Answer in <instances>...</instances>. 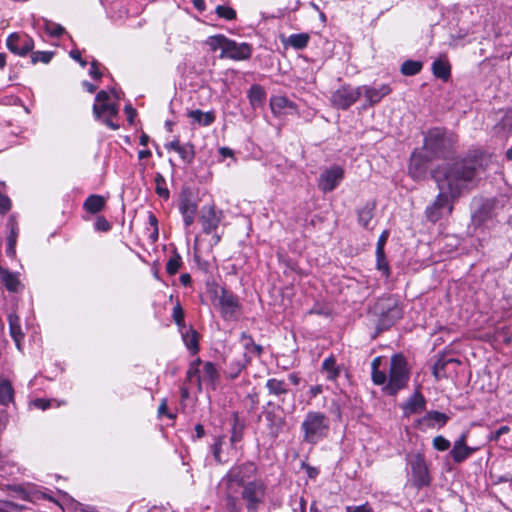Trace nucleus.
Listing matches in <instances>:
<instances>
[{
    "label": "nucleus",
    "instance_id": "1",
    "mask_svg": "<svg viewBox=\"0 0 512 512\" xmlns=\"http://www.w3.org/2000/svg\"><path fill=\"white\" fill-rule=\"evenodd\" d=\"M479 167L476 160L463 159L434 171L433 178L437 183L439 194L425 211L429 221L437 222L445 213L447 215L452 213L453 201L473 187Z\"/></svg>",
    "mask_w": 512,
    "mask_h": 512
},
{
    "label": "nucleus",
    "instance_id": "2",
    "mask_svg": "<svg viewBox=\"0 0 512 512\" xmlns=\"http://www.w3.org/2000/svg\"><path fill=\"white\" fill-rule=\"evenodd\" d=\"M254 472V464L246 463L232 468L223 478L221 485L226 488L227 505L231 511L238 509L236 494L241 487L245 486V479L251 477Z\"/></svg>",
    "mask_w": 512,
    "mask_h": 512
},
{
    "label": "nucleus",
    "instance_id": "3",
    "mask_svg": "<svg viewBox=\"0 0 512 512\" xmlns=\"http://www.w3.org/2000/svg\"><path fill=\"white\" fill-rule=\"evenodd\" d=\"M206 44L212 51L221 49V58H230L233 60H246L251 57L252 48L247 43H236L224 35H214L208 37Z\"/></svg>",
    "mask_w": 512,
    "mask_h": 512
},
{
    "label": "nucleus",
    "instance_id": "4",
    "mask_svg": "<svg viewBox=\"0 0 512 512\" xmlns=\"http://www.w3.org/2000/svg\"><path fill=\"white\" fill-rule=\"evenodd\" d=\"M201 364L202 361L200 358L191 362L186 373L185 382L189 384L195 383L198 392L202 391L203 384L215 390L219 380V373L216 367L212 362H205L203 368L200 369L199 366Z\"/></svg>",
    "mask_w": 512,
    "mask_h": 512
},
{
    "label": "nucleus",
    "instance_id": "5",
    "mask_svg": "<svg viewBox=\"0 0 512 512\" xmlns=\"http://www.w3.org/2000/svg\"><path fill=\"white\" fill-rule=\"evenodd\" d=\"M301 429L303 431V441L316 444L328 435L329 419L321 412L310 411L306 414Z\"/></svg>",
    "mask_w": 512,
    "mask_h": 512
},
{
    "label": "nucleus",
    "instance_id": "6",
    "mask_svg": "<svg viewBox=\"0 0 512 512\" xmlns=\"http://www.w3.org/2000/svg\"><path fill=\"white\" fill-rule=\"evenodd\" d=\"M408 380L409 369L405 357L401 354L393 355L390 361L389 380L384 389L394 395L406 386Z\"/></svg>",
    "mask_w": 512,
    "mask_h": 512
},
{
    "label": "nucleus",
    "instance_id": "7",
    "mask_svg": "<svg viewBox=\"0 0 512 512\" xmlns=\"http://www.w3.org/2000/svg\"><path fill=\"white\" fill-rule=\"evenodd\" d=\"M361 96L359 87L343 86L333 92L331 102L334 107L342 110L348 109Z\"/></svg>",
    "mask_w": 512,
    "mask_h": 512
},
{
    "label": "nucleus",
    "instance_id": "8",
    "mask_svg": "<svg viewBox=\"0 0 512 512\" xmlns=\"http://www.w3.org/2000/svg\"><path fill=\"white\" fill-rule=\"evenodd\" d=\"M242 498L246 502V507L249 512H256L258 505L262 503L265 487L260 482H249L242 487Z\"/></svg>",
    "mask_w": 512,
    "mask_h": 512
},
{
    "label": "nucleus",
    "instance_id": "9",
    "mask_svg": "<svg viewBox=\"0 0 512 512\" xmlns=\"http://www.w3.org/2000/svg\"><path fill=\"white\" fill-rule=\"evenodd\" d=\"M344 178V170L340 166H332L323 171L318 180V188L323 192L334 190Z\"/></svg>",
    "mask_w": 512,
    "mask_h": 512
},
{
    "label": "nucleus",
    "instance_id": "10",
    "mask_svg": "<svg viewBox=\"0 0 512 512\" xmlns=\"http://www.w3.org/2000/svg\"><path fill=\"white\" fill-rule=\"evenodd\" d=\"M411 474H412V482L414 486L421 488L429 485L430 477L428 473V468L426 466L425 460L423 456L417 454L415 455L411 461Z\"/></svg>",
    "mask_w": 512,
    "mask_h": 512
},
{
    "label": "nucleus",
    "instance_id": "11",
    "mask_svg": "<svg viewBox=\"0 0 512 512\" xmlns=\"http://www.w3.org/2000/svg\"><path fill=\"white\" fill-rule=\"evenodd\" d=\"M219 305L222 316L226 320L235 319L240 311L238 298L227 290H222L219 296Z\"/></svg>",
    "mask_w": 512,
    "mask_h": 512
},
{
    "label": "nucleus",
    "instance_id": "12",
    "mask_svg": "<svg viewBox=\"0 0 512 512\" xmlns=\"http://www.w3.org/2000/svg\"><path fill=\"white\" fill-rule=\"evenodd\" d=\"M222 220V212L216 211L212 205L204 206L201 209L200 222L203 232L206 234L213 233Z\"/></svg>",
    "mask_w": 512,
    "mask_h": 512
},
{
    "label": "nucleus",
    "instance_id": "13",
    "mask_svg": "<svg viewBox=\"0 0 512 512\" xmlns=\"http://www.w3.org/2000/svg\"><path fill=\"white\" fill-rule=\"evenodd\" d=\"M8 49L20 56H25L34 48V41L28 35L20 36L17 33H12L7 39Z\"/></svg>",
    "mask_w": 512,
    "mask_h": 512
},
{
    "label": "nucleus",
    "instance_id": "14",
    "mask_svg": "<svg viewBox=\"0 0 512 512\" xmlns=\"http://www.w3.org/2000/svg\"><path fill=\"white\" fill-rule=\"evenodd\" d=\"M361 95H364L367 106H373L379 103L385 96L391 93L388 84H381L378 87L363 85L360 86Z\"/></svg>",
    "mask_w": 512,
    "mask_h": 512
},
{
    "label": "nucleus",
    "instance_id": "15",
    "mask_svg": "<svg viewBox=\"0 0 512 512\" xmlns=\"http://www.w3.org/2000/svg\"><path fill=\"white\" fill-rule=\"evenodd\" d=\"M93 113L97 119L103 120V122L113 130L118 129V125L114 124L111 120L118 114V107L115 104L103 103L94 104Z\"/></svg>",
    "mask_w": 512,
    "mask_h": 512
},
{
    "label": "nucleus",
    "instance_id": "16",
    "mask_svg": "<svg viewBox=\"0 0 512 512\" xmlns=\"http://www.w3.org/2000/svg\"><path fill=\"white\" fill-rule=\"evenodd\" d=\"M428 157L422 151H415L411 155L409 173L415 179H421L426 173Z\"/></svg>",
    "mask_w": 512,
    "mask_h": 512
},
{
    "label": "nucleus",
    "instance_id": "17",
    "mask_svg": "<svg viewBox=\"0 0 512 512\" xmlns=\"http://www.w3.org/2000/svg\"><path fill=\"white\" fill-rule=\"evenodd\" d=\"M467 434L463 433L453 445L450 454L456 463H461L466 460L475 449L466 445Z\"/></svg>",
    "mask_w": 512,
    "mask_h": 512
},
{
    "label": "nucleus",
    "instance_id": "18",
    "mask_svg": "<svg viewBox=\"0 0 512 512\" xmlns=\"http://www.w3.org/2000/svg\"><path fill=\"white\" fill-rule=\"evenodd\" d=\"M270 108L273 114L277 116L286 115L296 111L295 104L288 98L278 95L270 99Z\"/></svg>",
    "mask_w": 512,
    "mask_h": 512
},
{
    "label": "nucleus",
    "instance_id": "19",
    "mask_svg": "<svg viewBox=\"0 0 512 512\" xmlns=\"http://www.w3.org/2000/svg\"><path fill=\"white\" fill-rule=\"evenodd\" d=\"M425 398L419 392H415L402 406L404 415L420 413L425 410Z\"/></svg>",
    "mask_w": 512,
    "mask_h": 512
},
{
    "label": "nucleus",
    "instance_id": "20",
    "mask_svg": "<svg viewBox=\"0 0 512 512\" xmlns=\"http://www.w3.org/2000/svg\"><path fill=\"white\" fill-rule=\"evenodd\" d=\"M0 279L5 285L6 289L10 292H18L21 288V282L19 281L17 274L12 273L2 267H0Z\"/></svg>",
    "mask_w": 512,
    "mask_h": 512
},
{
    "label": "nucleus",
    "instance_id": "21",
    "mask_svg": "<svg viewBox=\"0 0 512 512\" xmlns=\"http://www.w3.org/2000/svg\"><path fill=\"white\" fill-rule=\"evenodd\" d=\"M265 416L266 420L268 421V429L270 434L273 437H277L285 425V419L273 412H267Z\"/></svg>",
    "mask_w": 512,
    "mask_h": 512
},
{
    "label": "nucleus",
    "instance_id": "22",
    "mask_svg": "<svg viewBox=\"0 0 512 512\" xmlns=\"http://www.w3.org/2000/svg\"><path fill=\"white\" fill-rule=\"evenodd\" d=\"M310 36L307 33L292 34L283 40L285 46H290L296 50L304 49L309 42Z\"/></svg>",
    "mask_w": 512,
    "mask_h": 512
},
{
    "label": "nucleus",
    "instance_id": "23",
    "mask_svg": "<svg viewBox=\"0 0 512 512\" xmlns=\"http://www.w3.org/2000/svg\"><path fill=\"white\" fill-rule=\"evenodd\" d=\"M448 419V416L442 412L429 411L422 419L419 420V424L426 427H431L433 422H436L439 424V426H444Z\"/></svg>",
    "mask_w": 512,
    "mask_h": 512
},
{
    "label": "nucleus",
    "instance_id": "24",
    "mask_svg": "<svg viewBox=\"0 0 512 512\" xmlns=\"http://www.w3.org/2000/svg\"><path fill=\"white\" fill-rule=\"evenodd\" d=\"M266 388L269 391L270 395L275 397H281L288 392V385L284 380H279L276 378H271L266 382Z\"/></svg>",
    "mask_w": 512,
    "mask_h": 512
},
{
    "label": "nucleus",
    "instance_id": "25",
    "mask_svg": "<svg viewBox=\"0 0 512 512\" xmlns=\"http://www.w3.org/2000/svg\"><path fill=\"white\" fill-rule=\"evenodd\" d=\"M14 399V390L9 380L0 377V404L8 405Z\"/></svg>",
    "mask_w": 512,
    "mask_h": 512
},
{
    "label": "nucleus",
    "instance_id": "26",
    "mask_svg": "<svg viewBox=\"0 0 512 512\" xmlns=\"http://www.w3.org/2000/svg\"><path fill=\"white\" fill-rule=\"evenodd\" d=\"M196 210V205L190 200L186 199L181 202L180 211L186 226H190L193 223Z\"/></svg>",
    "mask_w": 512,
    "mask_h": 512
},
{
    "label": "nucleus",
    "instance_id": "27",
    "mask_svg": "<svg viewBox=\"0 0 512 512\" xmlns=\"http://www.w3.org/2000/svg\"><path fill=\"white\" fill-rule=\"evenodd\" d=\"M374 203H366L361 209L358 210V221L364 228H369L371 220L374 216Z\"/></svg>",
    "mask_w": 512,
    "mask_h": 512
},
{
    "label": "nucleus",
    "instance_id": "28",
    "mask_svg": "<svg viewBox=\"0 0 512 512\" xmlns=\"http://www.w3.org/2000/svg\"><path fill=\"white\" fill-rule=\"evenodd\" d=\"M433 74L444 81H447L450 77L451 68L447 61L436 60L432 65Z\"/></svg>",
    "mask_w": 512,
    "mask_h": 512
},
{
    "label": "nucleus",
    "instance_id": "29",
    "mask_svg": "<svg viewBox=\"0 0 512 512\" xmlns=\"http://www.w3.org/2000/svg\"><path fill=\"white\" fill-rule=\"evenodd\" d=\"M189 117L202 126H208L215 120L213 112H202L201 110H192L189 112Z\"/></svg>",
    "mask_w": 512,
    "mask_h": 512
},
{
    "label": "nucleus",
    "instance_id": "30",
    "mask_svg": "<svg viewBox=\"0 0 512 512\" xmlns=\"http://www.w3.org/2000/svg\"><path fill=\"white\" fill-rule=\"evenodd\" d=\"M9 321V328H10V334L14 341L16 342L17 346L20 345V340L23 338V333L20 326V320L19 317L15 314H10L8 316Z\"/></svg>",
    "mask_w": 512,
    "mask_h": 512
},
{
    "label": "nucleus",
    "instance_id": "31",
    "mask_svg": "<svg viewBox=\"0 0 512 512\" xmlns=\"http://www.w3.org/2000/svg\"><path fill=\"white\" fill-rule=\"evenodd\" d=\"M105 205V199L99 195H91L89 196L85 203V209L90 213H97L103 209Z\"/></svg>",
    "mask_w": 512,
    "mask_h": 512
},
{
    "label": "nucleus",
    "instance_id": "32",
    "mask_svg": "<svg viewBox=\"0 0 512 512\" xmlns=\"http://www.w3.org/2000/svg\"><path fill=\"white\" fill-rule=\"evenodd\" d=\"M183 341L192 354L199 351L198 334L194 329H189L183 334Z\"/></svg>",
    "mask_w": 512,
    "mask_h": 512
},
{
    "label": "nucleus",
    "instance_id": "33",
    "mask_svg": "<svg viewBox=\"0 0 512 512\" xmlns=\"http://www.w3.org/2000/svg\"><path fill=\"white\" fill-rule=\"evenodd\" d=\"M322 369L327 373L328 380H335L339 376V369L334 357L326 358L322 363Z\"/></svg>",
    "mask_w": 512,
    "mask_h": 512
},
{
    "label": "nucleus",
    "instance_id": "34",
    "mask_svg": "<svg viewBox=\"0 0 512 512\" xmlns=\"http://www.w3.org/2000/svg\"><path fill=\"white\" fill-rule=\"evenodd\" d=\"M248 97L252 106H259L265 99V91L260 85L251 86Z\"/></svg>",
    "mask_w": 512,
    "mask_h": 512
},
{
    "label": "nucleus",
    "instance_id": "35",
    "mask_svg": "<svg viewBox=\"0 0 512 512\" xmlns=\"http://www.w3.org/2000/svg\"><path fill=\"white\" fill-rule=\"evenodd\" d=\"M176 152L179 154L182 161L186 164H190L195 157L194 146L190 143L181 144L180 147H177Z\"/></svg>",
    "mask_w": 512,
    "mask_h": 512
},
{
    "label": "nucleus",
    "instance_id": "36",
    "mask_svg": "<svg viewBox=\"0 0 512 512\" xmlns=\"http://www.w3.org/2000/svg\"><path fill=\"white\" fill-rule=\"evenodd\" d=\"M442 132L439 129L431 130L425 138L424 146L426 149L433 150L438 147L439 142L442 140Z\"/></svg>",
    "mask_w": 512,
    "mask_h": 512
},
{
    "label": "nucleus",
    "instance_id": "37",
    "mask_svg": "<svg viewBox=\"0 0 512 512\" xmlns=\"http://www.w3.org/2000/svg\"><path fill=\"white\" fill-rule=\"evenodd\" d=\"M422 69V63L419 61L407 60L402 64L401 72L404 75H416Z\"/></svg>",
    "mask_w": 512,
    "mask_h": 512
},
{
    "label": "nucleus",
    "instance_id": "38",
    "mask_svg": "<svg viewBox=\"0 0 512 512\" xmlns=\"http://www.w3.org/2000/svg\"><path fill=\"white\" fill-rule=\"evenodd\" d=\"M492 218L491 208L488 205H483L477 212L473 214V221L477 224H483Z\"/></svg>",
    "mask_w": 512,
    "mask_h": 512
},
{
    "label": "nucleus",
    "instance_id": "39",
    "mask_svg": "<svg viewBox=\"0 0 512 512\" xmlns=\"http://www.w3.org/2000/svg\"><path fill=\"white\" fill-rule=\"evenodd\" d=\"M216 14L225 20L231 21L236 18V11L229 6L218 5L215 9Z\"/></svg>",
    "mask_w": 512,
    "mask_h": 512
},
{
    "label": "nucleus",
    "instance_id": "40",
    "mask_svg": "<svg viewBox=\"0 0 512 512\" xmlns=\"http://www.w3.org/2000/svg\"><path fill=\"white\" fill-rule=\"evenodd\" d=\"M17 241V231L13 223H11L10 235L7 238V249L6 252L9 256L13 257L16 253L15 246Z\"/></svg>",
    "mask_w": 512,
    "mask_h": 512
},
{
    "label": "nucleus",
    "instance_id": "41",
    "mask_svg": "<svg viewBox=\"0 0 512 512\" xmlns=\"http://www.w3.org/2000/svg\"><path fill=\"white\" fill-rule=\"evenodd\" d=\"M155 183H156V193L160 197L167 199L169 197V191L167 188L164 187L165 178L163 177V175L161 173H156Z\"/></svg>",
    "mask_w": 512,
    "mask_h": 512
},
{
    "label": "nucleus",
    "instance_id": "42",
    "mask_svg": "<svg viewBox=\"0 0 512 512\" xmlns=\"http://www.w3.org/2000/svg\"><path fill=\"white\" fill-rule=\"evenodd\" d=\"M53 57V52L50 51H37L32 53L31 55V61L32 63L42 62L44 64H47L51 61Z\"/></svg>",
    "mask_w": 512,
    "mask_h": 512
},
{
    "label": "nucleus",
    "instance_id": "43",
    "mask_svg": "<svg viewBox=\"0 0 512 512\" xmlns=\"http://www.w3.org/2000/svg\"><path fill=\"white\" fill-rule=\"evenodd\" d=\"M181 266V257L176 254L175 256L171 257L167 264H166V271L170 275H174L178 272L179 268Z\"/></svg>",
    "mask_w": 512,
    "mask_h": 512
},
{
    "label": "nucleus",
    "instance_id": "44",
    "mask_svg": "<svg viewBox=\"0 0 512 512\" xmlns=\"http://www.w3.org/2000/svg\"><path fill=\"white\" fill-rule=\"evenodd\" d=\"M22 510V505L10 501L0 500V512H20Z\"/></svg>",
    "mask_w": 512,
    "mask_h": 512
},
{
    "label": "nucleus",
    "instance_id": "45",
    "mask_svg": "<svg viewBox=\"0 0 512 512\" xmlns=\"http://www.w3.org/2000/svg\"><path fill=\"white\" fill-rule=\"evenodd\" d=\"M432 444L433 447L438 451H446L450 447L449 440L441 435L434 437Z\"/></svg>",
    "mask_w": 512,
    "mask_h": 512
},
{
    "label": "nucleus",
    "instance_id": "46",
    "mask_svg": "<svg viewBox=\"0 0 512 512\" xmlns=\"http://www.w3.org/2000/svg\"><path fill=\"white\" fill-rule=\"evenodd\" d=\"M382 315V322L383 324L385 325L386 323L384 322L385 321V318L387 317H390L391 320H396V319H399L401 317V311L400 309L398 308V306L394 303L391 307H389L387 313H381Z\"/></svg>",
    "mask_w": 512,
    "mask_h": 512
},
{
    "label": "nucleus",
    "instance_id": "47",
    "mask_svg": "<svg viewBox=\"0 0 512 512\" xmlns=\"http://www.w3.org/2000/svg\"><path fill=\"white\" fill-rule=\"evenodd\" d=\"M46 30L52 35V36H55V37H59L61 35L64 34L65 32V29L64 27H62L61 25L59 24H55V23H52V22H47L46 23Z\"/></svg>",
    "mask_w": 512,
    "mask_h": 512
},
{
    "label": "nucleus",
    "instance_id": "48",
    "mask_svg": "<svg viewBox=\"0 0 512 512\" xmlns=\"http://www.w3.org/2000/svg\"><path fill=\"white\" fill-rule=\"evenodd\" d=\"M173 319L179 327H184V312L180 305L173 308Z\"/></svg>",
    "mask_w": 512,
    "mask_h": 512
},
{
    "label": "nucleus",
    "instance_id": "49",
    "mask_svg": "<svg viewBox=\"0 0 512 512\" xmlns=\"http://www.w3.org/2000/svg\"><path fill=\"white\" fill-rule=\"evenodd\" d=\"M242 430H243V425L241 423H238V419H237V417H235V423L233 425L231 442L234 443L241 439Z\"/></svg>",
    "mask_w": 512,
    "mask_h": 512
},
{
    "label": "nucleus",
    "instance_id": "50",
    "mask_svg": "<svg viewBox=\"0 0 512 512\" xmlns=\"http://www.w3.org/2000/svg\"><path fill=\"white\" fill-rule=\"evenodd\" d=\"M376 258H377V269L382 271L385 275H388L389 274V266L385 259L384 252L381 255L376 254Z\"/></svg>",
    "mask_w": 512,
    "mask_h": 512
},
{
    "label": "nucleus",
    "instance_id": "51",
    "mask_svg": "<svg viewBox=\"0 0 512 512\" xmlns=\"http://www.w3.org/2000/svg\"><path fill=\"white\" fill-rule=\"evenodd\" d=\"M388 235H389L388 231H383L382 234L380 235V237L377 241L376 254L381 255L384 252V247H385L386 241L388 239Z\"/></svg>",
    "mask_w": 512,
    "mask_h": 512
},
{
    "label": "nucleus",
    "instance_id": "52",
    "mask_svg": "<svg viewBox=\"0 0 512 512\" xmlns=\"http://www.w3.org/2000/svg\"><path fill=\"white\" fill-rule=\"evenodd\" d=\"M372 380L376 385H383L386 383V374L380 370L372 371Z\"/></svg>",
    "mask_w": 512,
    "mask_h": 512
},
{
    "label": "nucleus",
    "instance_id": "53",
    "mask_svg": "<svg viewBox=\"0 0 512 512\" xmlns=\"http://www.w3.org/2000/svg\"><path fill=\"white\" fill-rule=\"evenodd\" d=\"M345 512H372V508L366 503L359 506H347Z\"/></svg>",
    "mask_w": 512,
    "mask_h": 512
},
{
    "label": "nucleus",
    "instance_id": "54",
    "mask_svg": "<svg viewBox=\"0 0 512 512\" xmlns=\"http://www.w3.org/2000/svg\"><path fill=\"white\" fill-rule=\"evenodd\" d=\"M69 54L70 57L78 61L82 67L87 65V61L82 59L81 52L78 49L71 50Z\"/></svg>",
    "mask_w": 512,
    "mask_h": 512
},
{
    "label": "nucleus",
    "instance_id": "55",
    "mask_svg": "<svg viewBox=\"0 0 512 512\" xmlns=\"http://www.w3.org/2000/svg\"><path fill=\"white\" fill-rule=\"evenodd\" d=\"M507 432H509V427L508 426H502L497 431H495L493 434H491L489 439L492 440V441H498L499 438L501 437V435H503V434H505Z\"/></svg>",
    "mask_w": 512,
    "mask_h": 512
},
{
    "label": "nucleus",
    "instance_id": "56",
    "mask_svg": "<svg viewBox=\"0 0 512 512\" xmlns=\"http://www.w3.org/2000/svg\"><path fill=\"white\" fill-rule=\"evenodd\" d=\"M445 364L446 362L443 361H438L435 363L433 367V374L436 379H439L441 377V372L444 370Z\"/></svg>",
    "mask_w": 512,
    "mask_h": 512
},
{
    "label": "nucleus",
    "instance_id": "57",
    "mask_svg": "<svg viewBox=\"0 0 512 512\" xmlns=\"http://www.w3.org/2000/svg\"><path fill=\"white\" fill-rule=\"evenodd\" d=\"M223 443V438H219L213 445V455L215 459L220 462V451H221V445Z\"/></svg>",
    "mask_w": 512,
    "mask_h": 512
},
{
    "label": "nucleus",
    "instance_id": "58",
    "mask_svg": "<svg viewBox=\"0 0 512 512\" xmlns=\"http://www.w3.org/2000/svg\"><path fill=\"white\" fill-rule=\"evenodd\" d=\"M95 226L100 231H107V230L110 229L109 222L106 219H104V218H98L96 223H95Z\"/></svg>",
    "mask_w": 512,
    "mask_h": 512
},
{
    "label": "nucleus",
    "instance_id": "59",
    "mask_svg": "<svg viewBox=\"0 0 512 512\" xmlns=\"http://www.w3.org/2000/svg\"><path fill=\"white\" fill-rule=\"evenodd\" d=\"M95 100H96L95 104L108 103L109 95L106 91L101 90L97 93Z\"/></svg>",
    "mask_w": 512,
    "mask_h": 512
},
{
    "label": "nucleus",
    "instance_id": "60",
    "mask_svg": "<svg viewBox=\"0 0 512 512\" xmlns=\"http://www.w3.org/2000/svg\"><path fill=\"white\" fill-rule=\"evenodd\" d=\"M241 339L246 349H250L251 346L254 344L252 337L247 335L246 333H242Z\"/></svg>",
    "mask_w": 512,
    "mask_h": 512
},
{
    "label": "nucleus",
    "instance_id": "61",
    "mask_svg": "<svg viewBox=\"0 0 512 512\" xmlns=\"http://www.w3.org/2000/svg\"><path fill=\"white\" fill-rule=\"evenodd\" d=\"M90 75L94 77L95 79L101 78V72L97 68V61H93L91 63V69H90Z\"/></svg>",
    "mask_w": 512,
    "mask_h": 512
},
{
    "label": "nucleus",
    "instance_id": "62",
    "mask_svg": "<svg viewBox=\"0 0 512 512\" xmlns=\"http://www.w3.org/2000/svg\"><path fill=\"white\" fill-rule=\"evenodd\" d=\"M34 405L42 410H45L49 407V401L45 399H36L34 401Z\"/></svg>",
    "mask_w": 512,
    "mask_h": 512
},
{
    "label": "nucleus",
    "instance_id": "63",
    "mask_svg": "<svg viewBox=\"0 0 512 512\" xmlns=\"http://www.w3.org/2000/svg\"><path fill=\"white\" fill-rule=\"evenodd\" d=\"M125 113L127 114V118L130 122L133 121L134 116L136 115V111L134 108H132L130 105H126L124 109Z\"/></svg>",
    "mask_w": 512,
    "mask_h": 512
},
{
    "label": "nucleus",
    "instance_id": "64",
    "mask_svg": "<svg viewBox=\"0 0 512 512\" xmlns=\"http://www.w3.org/2000/svg\"><path fill=\"white\" fill-rule=\"evenodd\" d=\"M322 391V385H315L310 388L309 393L311 397H316L318 394L322 393Z\"/></svg>",
    "mask_w": 512,
    "mask_h": 512
}]
</instances>
